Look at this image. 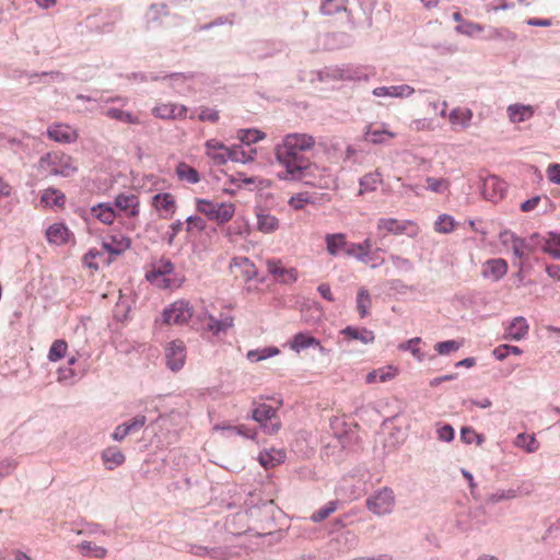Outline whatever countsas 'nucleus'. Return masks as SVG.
Segmentation results:
<instances>
[{
  "mask_svg": "<svg viewBox=\"0 0 560 560\" xmlns=\"http://www.w3.org/2000/svg\"><path fill=\"white\" fill-rule=\"evenodd\" d=\"M348 243L343 233H328L325 235L326 250L330 256H337L341 252L346 254Z\"/></svg>",
  "mask_w": 560,
  "mask_h": 560,
  "instance_id": "nucleus-20",
  "label": "nucleus"
},
{
  "mask_svg": "<svg viewBox=\"0 0 560 560\" xmlns=\"http://www.w3.org/2000/svg\"><path fill=\"white\" fill-rule=\"evenodd\" d=\"M290 347L296 352L310 347H317L320 352H325V348L322 346L320 341L305 332L294 335L290 341Z\"/></svg>",
  "mask_w": 560,
  "mask_h": 560,
  "instance_id": "nucleus-23",
  "label": "nucleus"
},
{
  "mask_svg": "<svg viewBox=\"0 0 560 560\" xmlns=\"http://www.w3.org/2000/svg\"><path fill=\"white\" fill-rule=\"evenodd\" d=\"M373 95L378 97H410L415 93V89L408 84L378 86L372 91Z\"/></svg>",
  "mask_w": 560,
  "mask_h": 560,
  "instance_id": "nucleus-18",
  "label": "nucleus"
},
{
  "mask_svg": "<svg viewBox=\"0 0 560 560\" xmlns=\"http://www.w3.org/2000/svg\"><path fill=\"white\" fill-rule=\"evenodd\" d=\"M18 466V463L12 458H5L0 462V479L9 476Z\"/></svg>",
  "mask_w": 560,
  "mask_h": 560,
  "instance_id": "nucleus-62",
  "label": "nucleus"
},
{
  "mask_svg": "<svg viewBox=\"0 0 560 560\" xmlns=\"http://www.w3.org/2000/svg\"><path fill=\"white\" fill-rule=\"evenodd\" d=\"M147 422V417L143 415H138L132 418L129 422H125V430L128 431L129 434L136 433L140 431Z\"/></svg>",
  "mask_w": 560,
  "mask_h": 560,
  "instance_id": "nucleus-57",
  "label": "nucleus"
},
{
  "mask_svg": "<svg viewBox=\"0 0 560 560\" xmlns=\"http://www.w3.org/2000/svg\"><path fill=\"white\" fill-rule=\"evenodd\" d=\"M279 353V349L276 347H269L261 350L248 351L247 359L253 362H258L260 360L277 355Z\"/></svg>",
  "mask_w": 560,
  "mask_h": 560,
  "instance_id": "nucleus-50",
  "label": "nucleus"
},
{
  "mask_svg": "<svg viewBox=\"0 0 560 560\" xmlns=\"http://www.w3.org/2000/svg\"><path fill=\"white\" fill-rule=\"evenodd\" d=\"M92 214L104 224H112L115 220L116 213L109 203H98L91 208Z\"/></svg>",
  "mask_w": 560,
  "mask_h": 560,
  "instance_id": "nucleus-33",
  "label": "nucleus"
},
{
  "mask_svg": "<svg viewBox=\"0 0 560 560\" xmlns=\"http://www.w3.org/2000/svg\"><path fill=\"white\" fill-rule=\"evenodd\" d=\"M376 231L381 238H385L389 235L416 237L420 233V228L418 223L412 220L382 217L376 222Z\"/></svg>",
  "mask_w": 560,
  "mask_h": 560,
  "instance_id": "nucleus-4",
  "label": "nucleus"
},
{
  "mask_svg": "<svg viewBox=\"0 0 560 560\" xmlns=\"http://www.w3.org/2000/svg\"><path fill=\"white\" fill-rule=\"evenodd\" d=\"M514 444L517 447L524 448L527 453H534L539 448V443L534 434L520 433Z\"/></svg>",
  "mask_w": 560,
  "mask_h": 560,
  "instance_id": "nucleus-41",
  "label": "nucleus"
},
{
  "mask_svg": "<svg viewBox=\"0 0 560 560\" xmlns=\"http://www.w3.org/2000/svg\"><path fill=\"white\" fill-rule=\"evenodd\" d=\"M115 205L120 210H128L130 209V215L136 217L139 213L138 210V197L135 195H124L120 194L115 199Z\"/></svg>",
  "mask_w": 560,
  "mask_h": 560,
  "instance_id": "nucleus-36",
  "label": "nucleus"
},
{
  "mask_svg": "<svg viewBox=\"0 0 560 560\" xmlns=\"http://www.w3.org/2000/svg\"><path fill=\"white\" fill-rule=\"evenodd\" d=\"M398 375V369L393 365L383 366L369 372L365 376L366 384H373L375 382H388L394 380Z\"/></svg>",
  "mask_w": 560,
  "mask_h": 560,
  "instance_id": "nucleus-26",
  "label": "nucleus"
},
{
  "mask_svg": "<svg viewBox=\"0 0 560 560\" xmlns=\"http://www.w3.org/2000/svg\"><path fill=\"white\" fill-rule=\"evenodd\" d=\"M106 116L112 119L125 121L131 125L139 124V118L137 116H133L131 113L125 112L119 108H108L106 110Z\"/></svg>",
  "mask_w": 560,
  "mask_h": 560,
  "instance_id": "nucleus-45",
  "label": "nucleus"
},
{
  "mask_svg": "<svg viewBox=\"0 0 560 560\" xmlns=\"http://www.w3.org/2000/svg\"><path fill=\"white\" fill-rule=\"evenodd\" d=\"M337 509L336 502L331 501L327 503L324 508L319 509L315 513L312 514L311 520L315 523L322 522L330 516Z\"/></svg>",
  "mask_w": 560,
  "mask_h": 560,
  "instance_id": "nucleus-54",
  "label": "nucleus"
},
{
  "mask_svg": "<svg viewBox=\"0 0 560 560\" xmlns=\"http://www.w3.org/2000/svg\"><path fill=\"white\" fill-rule=\"evenodd\" d=\"M68 345L65 340H55L49 349L48 359L50 362H56L62 359L67 353Z\"/></svg>",
  "mask_w": 560,
  "mask_h": 560,
  "instance_id": "nucleus-46",
  "label": "nucleus"
},
{
  "mask_svg": "<svg viewBox=\"0 0 560 560\" xmlns=\"http://www.w3.org/2000/svg\"><path fill=\"white\" fill-rule=\"evenodd\" d=\"M186 223H187V228H186L187 232H190L194 229L201 232L207 226L206 221L201 217H198V215H189L186 219Z\"/></svg>",
  "mask_w": 560,
  "mask_h": 560,
  "instance_id": "nucleus-58",
  "label": "nucleus"
},
{
  "mask_svg": "<svg viewBox=\"0 0 560 560\" xmlns=\"http://www.w3.org/2000/svg\"><path fill=\"white\" fill-rule=\"evenodd\" d=\"M40 201L47 206L62 207L66 202V196L58 189L47 188L43 192Z\"/></svg>",
  "mask_w": 560,
  "mask_h": 560,
  "instance_id": "nucleus-39",
  "label": "nucleus"
},
{
  "mask_svg": "<svg viewBox=\"0 0 560 560\" xmlns=\"http://www.w3.org/2000/svg\"><path fill=\"white\" fill-rule=\"evenodd\" d=\"M267 270L276 281L283 284L294 283L299 276L296 268L284 266L280 259H269Z\"/></svg>",
  "mask_w": 560,
  "mask_h": 560,
  "instance_id": "nucleus-11",
  "label": "nucleus"
},
{
  "mask_svg": "<svg viewBox=\"0 0 560 560\" xmlns=\"http://www.w3.org/2000/svg\"><path fill=\"white\" fill-rule=\"evenodd\" d=\"M78 550L84 557H93L95 559H104L107 555L106 548L97 546L91 541L83 540L78 545Z\"/></svg>",
  "mask_w": 560,
  "mask_h": 560,
  "instance_id": "nucleus-34",
  "label": "nucleus"
},
{
  "mask_svg": "<svg viewBox=\"0 0 560 560\" xmlns=\"http://www.w3.org/2000/svg\"><path fill=\"white\" fill-rule=\"evenodd\" d=\"M460 438L467 444L472 443L474 440H477L478 444H481L482 442V438L478 435L476 431L471 428H463L460 431Z\"/></svg>",
  "mask_w": 560,
  "mask_h": 560,
  "instance_id": "nucleus-60",
  "label": "nucleus"
},
{
  "mask_svg": "<svg viewBox=\"0 0 560 560\" xmlns=\"http://www.w3.org/2000/svg\"><path fill=\"white\" fill-rule=\"evenodd\" d=\"M528 330L527 320L522 316L515 317L505 328L504 339L521 340L528 334Z\"/></svg>",
  "mask_w": 560,
  "mask_h": 560,
  "instance_id": "nucleus-22",
  "label": "nucleus"
},
{
  "mask_svg": "<svg viewBox=\"0 0 560 560\" xmlns=\"http://www.w3.org/2000/svg\"><path fill=\"white\" fill-rule=\"evenodd\" d=\"M381 183H382V175L380 172L375 171V172L365 174L360 179L359 195L362 196L364 194L375 191Z\"/></svg>",
  "mask_w": 560,
  "mask_h": 560,
  "instance_id": "nucleus-31",
  "label": "nucleus"
},
{
  "mask_svg": "<svg viewBox=\"0 0 560 560\" xmlns=\"http://www.w3.org/2000/svg\"><path fill=\"white\" fill-rule=\"evenodd\" d=\"M547 176L550 182L560 184V164H550L547 168Z\"/></svg>",
  "mask_w": 560,
  "mask_h": 560,
  "instance_id": "nucleus-64",
  "label": "nucleus"
},
{
  "mask_svg": "<svg viewBox=\"0 0 560 560\" xmlns=\"http://www.w3.org/2000/svg\"><path fill=\"white\" fill-rule=\"evenodd\" d=\"M131 75L135 80H140V81H148V80L159 81V80L170 79L172 82H175V81L183 80V74L178 73V72L164 74V75H159V74H154V73L147 74L143 72H133Z\"/></svg>",
  "mask_w": 560,
  "mask_h": 560,
  "instance_id": "nucleus-43",
  "label": "nucleus"
},
{
  "mask_svg": "<svg viewBox=\"0 0 560 560\" xmlns=\"http://www.w3.org/2000/svg\"><path fill=\"white\" fill-rule=\"evenodd\" d=\"M77 171L75 167H73L71 164L69 163H66L63 165H61L60 167L58 166H52L50 170H49V174L50 175H54V176H63V177H68L70 176L71 174H73L74 172Z\"/></svg>",
  "mask_w": 560,
  "mask_h": 560,
  "instance_id": "nucleus-59",
  "label": "nucleus"
},
{
  "mask_svg": "<svg viewBox=\"0 0 560 560\" xmlns=\"http://www.w3.org/2000/svg\"><path fill=\"white\" fill-rule=\"evenodd\" d=\"M472 110L468 107H455L448 114V121L453 130L467 129L472 119Z\"/></svg>",
  "mask_w": 560,
  "mask_h": 560,
  "instance_id": "nucleus-17",
  "label": "nucleus"
},
{
  "mask_svg": "<svg viewBox=\"0 0 560 560\" xmlns=\"http://www.w3.org/2000/svg\"><path fill=\"white\" fill-rule=\"evenodd\" d=\"M290 179L302 180L306 185L320 189L337 187V179L329 168L311 162L304 165L299 174L292 175Z\"/></svg>",
  "mask_w": 560,
  "mask_h": 560,
  "instance_id": "nucleus-3",
  "label": "nucleus"
},
{
  "mask_svg": "<svg viewBox=\"0 0 560 560\" xmlns=\"http://www.w3.org/2000/svg\"><path fill=\"white\" fill-rule=\"evenodd\" d=\"M285 459V452L283 450L271 448L269 451L261 452L258 456L260 465L265 469L273 468Z\"/></svg>",
  "mask_w": 560,
  "mask_h": 560,
  "instance_id": "nucleus-27",
  "label": "nucleus"
},
{
  "mask_svg": "<svg viewBox=\"0 0 560 560\" xmlns=\"http://www.w3.org/2000/svg\"><path fill=\"white\" fill-rule=\"evenodd\" d=\"M421 338L416 337L412 339H409L405 342H401L398 346V349L400 351H410L411 354L418 360L422 361L424 359V354L421 352V350L418 348V345L420 343Z\"/></svg>",
  "mask_w": 560,
  "mask_h": 560,
  "instance_id": "nucleus-47",
  "label": "nucleus"
},
{
  "mask_svg": "<svg viewBox=\"0 0 560 560\" xmlns=\"http://www.w3.org/2000/svg\"><path fill=\"white\" fill-rule=\"evenodd\" d=\"M187 552L196 557H208L213 560H234L242 555V545L237 547H208L201 545H188Z\"/></svg>",
  "mask_w": 560,
  "mask_h": 560,
  "instance_id": "nucleus-7",
  "label": "nucleus"
},
{
  "mask_svg": "<svg viewBox=\"0 0 560 560\" xmlns=\"http://www.w3.org/2000/svg\"><path fill=\"white\" fill-rule=\"evenodd\" d=\"M456 30L462 34H466L468 36H475V35L480 34L483 31V27L478 23L465 21V22H462L456 27Z\"/></svg>",
  "mask_w": 560,
  "mask_h": 560,
  "instance_id": "nucleus-56",
  "label": "nucleus"
},
{
  "mask_svg": "<svg viewBox=\"0 0 560 560\" xmlns=\"http://www.w3.org/2000/svg\"><path fill=\"white\" fill-rule=\"evenodd\" d=\"M280 226V221L272 215L268 208L256 207V229L265 234L276 232Z\"/></svg>",
  "mask_w": 560,
  "mask_h": 560,
  "instance_id": "nucleus-16",
  "label": "nucleus"
},
{
  "mask_svg": "<svg viewBox=\"0 0 560 560\" xmlns=\"http://www.w3.org/2000/svg\"><path fill=\"white\" fill-rule=\"evenodd\" d=\"M348 0H322V12L324 14H334L340 11L346 12Z\"/></svg>",
  "mask_w": 560,
  "mask_h": 560,
  "instance_id": "nucleus-48",
  "label": "nucleus"
},
{
  "mask_svg": "<svg viewBox=\"0 0 560 560\" xmlns=\"http://www.w3.org/2000/svg\"><path fill=\"white\" fill-rule=\"evenodd\" d=\"M130 245V238L121 234L112 235L109 242H103V248L115 256L121 255Z\"/></svg>",
  "mask_w": 560,
  "mask_h": 560,
  "instance_id": "nucleus-25",
  "label": "nucleus"
},
{
  "mask_svg": "<svg viewBox=\"0 0 560 560\" xmlns=\"http://www.w3.org/2000/svg\"><path fill=\"white\" fill-rule=\"evenodd\" d=\"M232 325L233 318L230 316H225L220 319H217L213 316H209L207 328L214 335H219L220 332L225 331L228 328L232 327Z\"/></svg>",
  "mask_w": 560,
  "mask_h": 560,
  "instance_id": "nucleus-42",
  "label": "nucleus"
},
{
  "mask_svg": "<svg viewBox=\"0 0 560 560\" xmlns=\"http://www.w3.org/2000/svg\"><path fill=\"white\" fill-rule=\"evenodd\" d=\"M149 14L151 15L152 20L156 21L161 15H167L168 9L165 3H153L150 5Z\"/></svg>",
  "mask_w": 560,
  "mask_h": 560,
  "instance_id": "nucleus-61",
  "label": "nucleus"
},
{
  "mask_svg": "<svg viewBox=\"0 0 560 560\" xmlns=\"http://www.w3.org/2000/svg\"><path fill=\"white\" fill-rule=\"evenodd\" d=\"M508 116L511 122H523L534 116L535 108L530 105L512 104L508 106Z\"/></svg>",
  "mask_w": 560,
  "mask_h": 560,
  "instance_id": "nucleus-24",
  "label": "nucleus"
},
{
  "mask_svg": "<svg viewBox=\"0 0 560 560\" xmlns=\"http://www.w3.org/2000/svg\"><path fill=\"white\" fill-rule=\"evenodd\" d=\"M174 270V265L168 258H161L159 261L152 264L151 270L145 275V279L153 282L159 277L171 275Z\"/></svg>",
  "mask_w": 560,
  "mask_h": 560,
  "instance_id": "nucleus-28",
  "label": "nucleus"
},
{
  "mask_svg": "<svg viewBox=\"0 0 560 560\" xmlns=\"http://www.w3.org/2000/svg\"><path fill=\"white\" fill-rule=\"evenodd\" d=\"M244 520L245 516L243 513H236L234 515L228 516L225 521L226 530L234 537H242V535L245 533Z\"/></svg>",
  "mask_w": 560,
  "mask_h": 560,
  "instance_id": "nucleus-35",
  "label": "nucleus"
},
{
  "mask_svg": "<svg viewBox=\"0 0 560 560\" xmlns=\"http://www.w3.org/2000/svg\"><path fill=\"white\" fill-rule=\"evenodd\" d=\"M49 139L59 143H71L77 140V133L68 125H52L47 130Z\"/></svg>",
  "mask_w": 560,
  "mask_h": 560,
  "instance_id": "nucleus-19",
  "label": "nucleus"
},
{
  "mask_svg": "<svg viewBox=\"0 0 560 560\" xmlns=\"http://www.w3.org/2000/svg\"><path fill=\"white\" fill-rule=\"evenodd\" d=\"M208 155L214 164H225L228 161L245 163V151L241 145L225 147L222 142L211 139L206 143Z\"/></svg>",
  "mask_w": 560,
  "mask_h": 560,
  "instance_id": "nucleus-5",
  "label": "nucleus"
},
{
  "mask_svg": "<svg viewBox=\"0 0 560 560\" xmlns=\"http://www.w3.org/2000/svg\"><path fill=\"white\" fill-rule=\"evenodd\" d=\"M247 191H254L257 206L271 208L275 205V197L271 191V182L268 179H254L247 177Z\"/></svg>",
  "mask_w": 560,
  "mask_h": 560,
  "instance_id": "nucleus-10",
  "label": "nucleus"
},
{
  "mask_svg": "<svg viewBox=\"0 0 560 560\" xmlns=\"http://www.w3.org/2000/svg\"><path fill=\"white\" fill-rule=\"evenodd\" d=\"M394 505V491L387 487L380 489L366 499V508L378 516L392 513Z\"/></svg>",
  "mask_w": 560,
  "mask_h": 560,
  "instance_id": "nucleus-8",
  "label": "nucleus"
},
{
  "mask_svg": "<svg viewBox=\"0 0 560 560\" xmlns=\"http://www.w3.org/2000/svg\"><path fill=\"white\" fill-rule=\"evenodd\" d=\"M427 187L432 192L443 194L448 190L451 183L446 178L427 177Z\"/></svg>",
  "mask_w": 560,
  "mask_h": 560,
  "instance_id": "nucleus-49",
  "label": "nucleus"
},
{
  "mask_svg": "<svg viewBox=\"0 0 560 560\" xmlns=\"http://www.w3.org/2000/svg\"><path fill=\"white\" fill-rule=\"evenodd\" d=\"M462 347V342L457 340H446L442 342H438L434 346L436 352L441 355H447L452 352L457 351Z\"/></svg>",
  "mask_w": 560,
  "mask_h": 560,
  "instance_id": "nucleus-52",
  "label": "nucleus"
},
{
  "mask_svg": "<svg viewBox=\"0 0 560 560\" xmlns=\"http://www.w3.org/2000/svg\"><path fill=\"white\" fill-rule=\"evenodd\" d=\"M308 196L306 194H298L290 198L289 205L295 210H301L308 203Z\"/></svg>",
  "mask_w": 560,
  "mask_h": 560,
  "instance_id": "nucleus-63",
  "label": "nucleus"
},
{
  "mask_svg": "<svg viewBox=\"0 0 560 560\" xmlns=\"http://www.w3.org/2000/svg\"><path fill=\"white\" fill-rule=\"evenodd\" d=\"M371 307L372 299L369 291L365 288H360L357 294V310L360 317H366L370 314Z\"/></svg>",
  "mask_w": 560,
  "mask_h": 560,
  "instance_id": "nucleus-37",
  "label": "nucleus"
},
{
  "mask_svg": "<svg viewBox=\"0 0 560 560\" xmlns=\"http://www.w3.org/2000/svg\"><path fill=\"white\" fill-rule=\"evenodd\" d=\"M455 228V220L452 215L441 214L434 222V231L441 234L451 233Z\"/></svg>",
  "mask_w": 560,
  "mask_h": 560,
  "instance_id": "nucleus-44",
  "label": "nucleus"
},
{
  "mask_svg": "<svg viewBox=\"0 0 560 560\" xmlns=\"http://www.w3.org/2000/svg\"><path fill=\"white\" fill-rule=\"evenodd\" d=\"M176 109H177V107L175 105L163 104L160 106H155L153 108L152 113L158 118L171 119V118H175L177 116ZM185 112H186V108L184 106H182L179 108L178 115L182 116V115H184Z\"/></svg>",
  "mask_w": 560,
  "mask_h": 560,
  "instance_id": "nucleus-40",
  "label": "nucleus"
},
{
  "mask_svg": "<svg viewBox=\"0 0 560 560\" xmlns=\"http://www.w3.org/2000/svg\"><path fill=\"white\" fill-rule=\"evenodd\" d=\"M281 407L282 400L253 402L252 417L265 434L275 435L281 430Z\"/></svg>",
  "mask_w": 560,
  "mask_h": 560,
  "instance_id": "nucleus-2",
  "label": "nucleus"
},
{
  "mask_svg": "<svg viewBox=\"0 0 560 560\" xmlns=\"http://www.w3.org/2000/svg\"><path fill=\"white\" fill-rule=\"evenodd\" d=\"M545 252L560 259V234H550L545 245Z\"/></svg>",
  "mask_w": 560,
  "mask_h": 560,
  "instance_id": "nucleus-53",
  "label": "nucleus"
},
{
  "mask_svg": "<svg viewBox=\"0 0 560 560\" xmlns=\"http://www.w3.org/2000/svg\"><path fill=\"white\" fill-rule=\"evenodd\" d=\"M152 206L162 219H171L176 211L175 198L170 192H159L152 197Z\"/></svg>",
  "mask_w": 560,
  "mask_h": 560,
  "instance_id": "nucleus-15",
  "label": "nucleus"
},
{
  "mask_svg": "<svg viewBox=\"0 0 560 560\" xmlns=\"http://www.w3.org/2000/svg\"><path fill=\"white\" fill-rule=\"evenodd\" d=\"M346 255L353 257V258L358 259L359 261H363V262H366L368 258H369V256L365 254V252L363 250L360 243L349 242Z\"/></svg>",
  "mask_w": 560,
  "mask_h": 560,
  "instance_id": "nucleus-55",
  "label": "nucleus"
},
{
  "mask_svg": "<svg viewBox=\"0 0 560 560\" xmlns=\"http://www.w3.org/2000/svg\"><path fill=\"white\" fill-rule=\"evenodd\" d=\"M341 334L350 340H360L362 343H372L375 340V335L372 330L366 328H354L351 326L341 330Z\"/></svg>",
  "mask_w": 560,
  "mask_h": 560,
  "instance_id": "nucleus-30",
  "label": "nucleus"
},
{
  "mask_svg": "<svg viewBox=\"0 0 560 560\" xmlns=\"http://www.w3.org/2000/svg\"><path fill=\"white\" fill-rule=\"evenodd\" d=\"M166 365L173 372L179 371L185 363L186 349L183 341L175 340L168 343L166 348Z\"/></svg>",
  "mask_w": 560,
  "mask_h": 560,
  "instance_id": "nucleus-13",
  "label": "nucleus"
},
{
  "mask_svg": "<svg viewBox=\"0 0 560 560\" xmlns=\"http://www.w3.org/2000/svg\"><path fill=\"white\" fill-rule=\"evenodd\" d=\"M315 143V138L307 133L294 132L283 137L281 143L276 147L277 161L285 168V176L282 178L288 179L301 172L310 162L304 153L313 150Z\"/></svg>",
  "mask_w": 560,
  "mask_h": 560,
  "instance_id": "nucleus-1",
  "label": "nucleus"
},
{
  "mask_svg": "<svg viewBox=\"0 0 560 560\" xmlns=\"http://www.w3.org/2000/svg\"><path fill=\"white\" fill-rule=\"evenodd\" d=\"M196 209L220 224L230 221L234 214V206L232 203H218L201 198L196 199Z\"/></svg>",
  "mask_w": 560,
  "mask_h": 560,
  "instance_id": "nucleus-6",
  "label": "nucleus"
},
{
  "mask_svg": "<svg viewBox=\"0 0 560 560\" xmlns=\"http://www.w3.org/2000/svg\"><path fill=\"white\" fill-rule=\"evenodd\" d=\"M509 270V265L503 258H492L483 262L481 275L486 279L492 281L501 280Z\"/></svg>",
  "mask_w": 560,
  "mask_h": 560,
  "instance_id": "nucleus-14",
  "label": "nucleus"
},
{
  "mask_svg": "<svg viewBox=\"0 0 560 560\" xmlns=\"http://www.w3.org/2000/svg\"><path fill=\"white\" fill-rule=\"evenodd\" d=\"M269 160V149L261 145L249 148L247 150V162L260 161L267 162Z\"/></svg>",
  "mask_w": 560,
  "mask_h": 560,
  "instance_id": "nucleus-51",
  "label": "nucleus"
},
{
  "mask_svg": "<svg viewBox=\"0 0 560 560\" xmlns=\"http://www.w3.org/2000/svg\"><path fill=\"white\" fill-rule=\"evenodd\" d=\"M46 236L49 243L61 245L68 242L70 232L65 224L54 223L47 229Z\"/></svg>",
  "mask_w": 560,
  "mask_h": 560,
  "instance_id": "nucleus-29",
  "label": "nucleus"
},
{
  "mask_svg": "<svg viewBox=\"0 0 560 560\" xmlns=\"http://www.w3.org/2000/svg\"><path fill=\"white\" fill-rule=\"evenodd\" d=\"M102 459L106 468L113 470L125 462V455L117 447H108L102 452Z\"/></svg>",
  "mask_w": 560,
  "mask_h": 560,
  "instance_id": "nucleus-32",
  "label": "nucleus"
},
{
  "mask_svg": "<svg viewBox=\"0 0 560 560\" xmlns=\"http://www.w3.org/2000/svg\"><path fill=\"white\" fill-rule=\"evenodd\" d=\"M499 238L501 244L505 248L511 249L518 259H523L533 252V247L524 238L516 236L510 231L501 232Z\"/></svg>",
  "mask_w": 560,
  "mask_h": 560,
  "instance_id": "nucleus-12",
  "label": "nucleus"
},
{
  "mask_svg": "<svg viewBox=\"0 0 560 560\" xmlns=\"http://www.w3.org/2000/svg\"><path fill=\"white\" fill-rule=\"evenodd\" d=\"M163 323L171 325H183L188 323L192 316V307L189 302L178 300L163 311Z\"/></svg>",
  "mask_w": 560,
  "mask_h": 560,
  "instance_id": "nucleus-9",
  "label": "nucleus"
},
{
  "mask_svg": "<svg viewBox=\"0 0 560 560\" xmlns=\"http://www.w3.org/2000/svg\"><path fill=\"white\" fill-rule=\"evenodd\" d=\"M396 137V133L386 129L384 125L375 128L369 125L364 131V140L374 144L384 143Z\"/></svg>",
  "mask_w": 560,
  "mask_h": 560,
  "instance_id": "nucleus-21",
  "label": "nucleus"
},
{
  "mask_svg": "<svg viewBox=\"0 0 560 560\" xmlns=\"http://www.w3.org/2000/svg\"><path fill=\"white\" fill-rule=\"evenodd\" d=\"M176 174L180 180H186L189 184H197L200 180L197 170L185 162H180L176 166Z\"/></svg>",
  "mask_w": 560,
  "mask_h": 560,
  "instance_id": "nucleus-38",
  "label": "nucleus"
}]
</instances>
